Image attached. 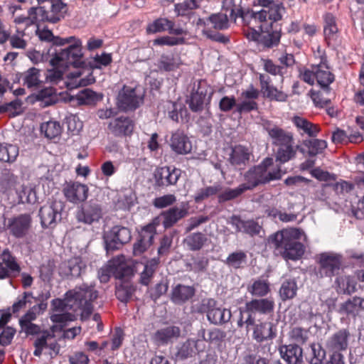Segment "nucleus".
<instances>
[{"mask_svg": "<svg viewBox=\"0 0 364 364\" xmlns=\"http://www.w3.org/2000/svg\"><path fill=\"white\" fill-rule=\"evenodd\" d=\"M97 297V293L92 287H76L68 291L65 299H55L52 301L53 314L50 318L55 323L75 321L80 312L81 319H87L92 311V302Z\"/></svg>", "mask_w": 364, "mask_h": 364, "instance_id": "nucleus-1", "label": "nucleus"}, {"mask_svg": "<svg viewBox=\"0 0 364 364\" xmlns=\"http://www.w3.org/2000/svg\"><path fill=\"white\" fill-rule=\"evenodd\" d=\"M263 9L255 13L250 23L259 24L260 32L247 26L244 28L245 36L250 41H258L264 46L271 48L277 46L280 40V28L277 21L282 18L281 8L269 0H262Z\"/></svg>", "mask_w": 364, "mask_h": 364, "instance_id": "nucleus-2", "label": "nucleus"}, {"mask_svg": "<svg viewBox=\"0 0 364 364\" xmlns=\"http://www.w3.org/2000/svg\"><path fill=\"white\" fill-rule=\"evenodd\" d=\"M282 177V170L279 165L274 164L273 159L266 158L257 166L250 169L246 174V183L240 185L236 188H226L218 194L220 202L234 199L247 190L252 189L259 183L277 180Z\"/></svg>", "mask_w": 364, "mask_h": 364, "instance_id": "nucleus-3", "label": "nucleus"}, {"mask_svg": "<svg viewBox=\"0 0 364 364\" xmlns=\"http://www.w3.org/2000/svg\"><path fill=\"white\" fill-rule=\"evenodd\" d=\"M304 232L297 228L284 229L272 235L268 243L285 259L297 260L304 253L305 248L299 240L305 241Z\"/></svg>", "mask_w": 364, "mask_h": 364, "instance_id": "nucleus-4", "label": "nucleus"}, {"mask_svg": "<svg viewBox=\"0 0 364 364\" xmlns=\"http://www.w3.org/2000/svg\"><path fill=\"white\" fill-rule=\"evenodd\" d=\"M38 37L41 40L51 42L55 46L70 44L68 48L61 50L55 53V56L51 59L53 65L65 64L68 62L75 63L80 57H82V43L74 36L63 38L54 36L49 30H42L39 31Z\"/></svg>", "mask_w": 364, "mask_h": 364, "instance_id": "nucleus-5", "label": "nucleus"}, {"mask_svg": "<svg viewBox=\"0 0 364 364\" xmlns=\"http://www.w3.org/2000/svg\"><path fill=\"white\" fill-rule=\"evenodd\" d=\"M81 59L82 57H80L75 63L68 62L65 64L59 63L57 65H53L50 63L53 68L47 70L46 74V81L51 84H57L62 80L65 69H70L73 68L75 70L70 71L68 74V77L70 80H74L73 84L76 86H87L95 82V78L92 75H89L86 78H80L86 71H89V70L80 67L82 64Z\"/></svg>", "mask_w": 364, "mask_h": 364, "instance_id": "nucleus-6", "label": "nucleus"}, {"mask_svg": "<svg viewBox=\"0 0 364 364\" xmlns=\"http://www.w3.org/2000/svg\"><path fill=\"white\" fill-rule=\"evenodd\" d=\"M299 77L304 82L313 85L315 82L323 90L329 91V85L334 81L326 55H322L318 63H314L309 68H304L299 70Z\"/></svg>", "mask_w": 364, "mask_h": 364, "instance_id": "nucleus-7", "label": "nucleus"}, {"mask_svg": "<svg viewBox=\"0 0 364 364\" xmlns=\"http://www.w3.org/2000/svg\"><path fill=\"white\" fill-rule=\"evenodd\" d=\"M266 129L273 139V143L279 146L276 154L277 161L285 163L292 159L296 152L292 146L291 135L277 126L268 127Z\"/></svg>", "mask_w": 364, "mask_h": 364, "instance_id": "nucleus-8", "label": "nucleus"}, {"mask_svg": "<svg viewBox=\"0 0 364 364\" xmlns=\"http://www.w3.org/2000/svg\"><path fill=\"white\" fill-rule=\"evenodd\" d=\"M64 203L61 200H53L44 205L39 210L41 223L43 228H53L61 220V213Z\"/></svg>", "mask_w": 364, "mask_h": 364, "instance_id": "nucleus-9", "label": "nucleus"}, {"mask_svg": "<svg viewBox=\"0 0 364 364\" xmlns=\"http://www.w3.org/2000/svg\"><path fill=\"white\" fill-rule=\"evenodd\" d=\"M142 96L137 87L124 86L118 95V106L128 111L137 108L142 102Z\"/></svg>", "mask_w": 364, "mask_h": 364, "instance_id": "nucleus-10", "label": "nucleus"}, {"mask_svg": "<svg viewBox=\"0 0 364 364\" xmlns=\"http://www.w3.org/2000/svg\"><path fill=\"white\" fill-rule=\"evenodd\" d=\"M203 309L207 312L210 322L214 324H221L230 321L231 312L230 310L217 306L216 301L213 299L203 300Z\"/></svg>", "mask_w": 364, "mask_h": 364, "instance_id": "nucleus-11", "label": "nucleus"}, {"mask_svg": "<svg viewBox=\"0 0 364 364\" xmlns=\"http://www.w3.org/2000/svg\"><path fill=\"white\" fill-rule=\"evenodd\" d=\"M89 188L87 185L69 181L63 185V193L68 201L77 204L85 201L88 196Z\"/></svg>", "mask_w": 364, "mask_h": 364, "instance_id": "nucleus-12", "label": "nucleus"}, {"mask_svg": "<svg viewBox=\"0 0 364 364\" xmlns=\"http://www.w3.org/2000/svg\"><path fill=\"white\" fill-rule=\"evenodd\" d=\"M274 308V302L272 299H252L246 304V310L250 314L245 323L248 326L253 325L255 319L252 318V314H269L273 311Z\"/></svg>", "mask_w": 364, "mask_h": 364, "instance_id": "nucleus-13", "label": "nucleus"}, {"mask_svg": "<svg viewBox=\"0 0 364 364\" xmlns=\"http://www.w3.org/2000/svg\"><path fill=\"white\" fill-rule=\"evenodd\" d=\"M320 273L326 277L337 274L342 264L341 257L338 255L325 252L319 255Z\"/></svg>", "mask_w": 364, "mask_h": 364, "instance_id": "nucleus-14", "label": "nucleus"}, {"mask_svg": "<svg viewBox=\"0 0 364 364\" xmlns=\"http://www.w3.org/2000/svg\"><path fill=\"white\" fill-rule=\"evenodd\" d=\"M35 350L33 354L40 356L43 351L49 354L51 357L58 354L60 346L55 341L54 338L48 333H44L38 337L34 342Z\"/></svg>", "mask_w": 364, "mask_h": 364, "instance_id": "nucleus-15", "label": "nucleus"}, {"mask_svg": "<svg viewBox=\"0 0 364 364\" xmlns=\"http://www.w3.org/2000/svg\"><path fill=\"white\" fill-rule=\"evenodd\" d=\"M32 219L29 214H21L8 220L7 228L16 237L25 236L31 225Z\"/></svg>", "mask_w": 364, "mask_h": 364, "instance_id": "nucleus-16", "label": "nucleus"}, {"mask_svg": "<svg viewBox=\"0 0 364 364\" xmlns=\"http://www.w3.org/2000/svg\"><path fill=\"white\" fill-rule=\"evenodd\" d=\"M105 238L107 250L118 249L119 245L130 240L131 232L127 228L115 226Z\"/></svg>", "mask_w": 364, "mask_h": 364, "instance_id": "nucleus-17", "label": "nucleus"}, {"mask_svg": "<svg viewBox=\"0 0 364 364\" xmlns=\"http://www.w3.org/2000/svg\"><path fill=\"white\" fill-rule=\"evenodd\" d=\"M181 176V170L168 166L160 167L154 172L156 183L160 186L174 185Z\"/></svg>", "mask_w": 364, "mask_h": 364, "instance_id": "nucleus-18", "label": "nucleus"}, {"mask_svg": "<svg viewBox=\"0 0 364 364\" xmlns=\"http://www.w3.org/2000/svg\"><path fill=\"white\" fill-rule=\"evenodd\" d=\"M108 128L111 133L116 136H127L132 134L134 123L129 117H119L111 120Z\"/></svg>", "mask_w": 364, "mask_h": 364, "instance_id": "nucleus-19", "label": "nucleus"}, {"mask_svg": "<svg viewBox=\"0 0 364 364\" xmlns=\"http://www.w3.org/2000/svg\"><path fill=\"white\" fill-rule=\"evenodd\" d=\"M109 264L112 270V276L116 279H123L132 276L134 273L133 268L123 255L113 258L109 261Z\"/></svg>", "mask_w": 364, "mask_h": 364, "instance_id": "nucleus-20", "label": "nucleus"}, {"mask_svg": "<svg viewBox=\"0 0 364 364\" xmlns=\"http://www.w3.org/2000/svg\"><path fill=\"white\" fill-rule=\"evenodd\" d=\"M156 234V225L151 223L145 226L141 232V239L134 245V254L139 255L145 252L152 244L154 236Z\"/></svg>", "mask_w": 364, "mask_h": 364, "instance_id": "nucleus-21", "label": "nucleus"}, {"mask_svg": "<svg viewBox=\"0 0 364 364\" xmlns=\"http://www.w3.org/2000/svg\"><path fill=\"white\" fill-rule=\"evenodd\" d=\"M1 259L5 267L2 266V264H0V279L10 276H16L19 273L20 267L8 249L2 252Z\"/></svg>", "mask_w": 364, "mask_h": 364, "instance_id": "nucleus-22", "label": "nucleus"}, {"mask_svg": "<svg viewBox=\"0 0 364 364\" xmlns=\"http://www.w3.org/2000/svg\"><path fill=\"white\" fill-rule=\"evenodd\" d=\"M168 31L170 33L181 35L183 31L181 28H174V23L166 18H159L146 27L148 33H156Z\"/></svg>", "mask_w": 364, "mask_h": 364, "instance_id": "nucleus-23", "label": "nucleus"}, {"mask_svg": "<svg viewBox=\"0 0 364 364\" xmlns=\"http://www.w3.org/2000/svg\"><path fill=\"white\" fill-rule=\"evenodd\" d=\"M170 145L172 150L179 154H186L192 149L188 137L181 131H176L172 134Z\"/></svg>", "mask_w": 364, "mask_h": 364, "instance_id": "nucleus-24", "label": "nucleus"}, {"mask_svg": "<svg viewBox=\"0 0 364 364\" xmlns=\"http://www.w3.org/2000/svg\"><path fill=\"white\" fill-rule=\"evenodd\" d=\"M23 180L15 175H10L0 183V191L7 196L22 194L20 188H23Z\"/></svg>", "mask_w": 364, "mask_h": 364, "instance_id": "nucleus-25", "label": "nucleus"}, {"mask_svg": "<svg viewBox=\"0 0 364 364\" xmlns=\"http://www.w3.org/2000/svg\"><path fill=\"white\" fill-rule=\"evenodd\" d=\"M350 333L347 329H341L335 333L328 341V347L336 353L344 350L348 345Z\"/></svg>", "mask_w": 364, "mask_h": 364, "instance_id": "nucleus-26", "label": "nucleus"}, {"mask_svg": "<svg viewBox=\"0 0 364 364\" xmlns=\"http://www.w3.org/2000/svg\"><path fill=\"white\" fill-rule=\"evenodd\" d=\"M276 336V328L272 322H264L255 326L253 338L257 342L272 339Z\"/></svg>", "mask_w": 364, "mask_h": 364, "instance_id": "nucleus-27", "label": "nucleus"}, {"mask_svg": "<svg viewBox=\"0 0 364 364\" xmlns=\"http://www.w3.org/2000/svg\"><path fill=\"white\" fill-rule=\"evenodd\" d=\"M279 351L282 358L288 364H297L302 360V349L296 345L282 346Z\"/></svg>", "mask_w": 364, "mask_h": 364, "instance_id": "nucleus-28", "label": "nucleus"}, {"mask_svg": "<svg viewBox=\"0 0 364 364\" xmlns=\"http://www.w3.org/2000/svg\"><path fill=\"white\" fill-rule=\"evenodd\" d=\"M200 350H202L200 340L188 339L178 348L176 356L178 359H186L193 356Z\"/></svg>", "mask_w": 364, "mask_h": 364, "instance_id": "nucleus-29", "label": "nucleus"}, {"mask_svg": "<svg viewBox=\"0 0 364 364\" xmlns=\"http://www.w3.org/2000/svg\"><path fill=\"white\" fill-rule=\"evenodd\" d=\"M261 91L264 95L272 100L283 102L287 100V95L269 85V78L265 79L263 75L259 76Z\"/></svg>", "mask_w": 364, "mask_h": 364, "instance_id": "nucleus-30", "label": "nucleus"}, {"mask_svg": "<svg viewBox=\"0 0 364 364\" xmlns=\"http://www.w3.org/2000/svg\"><path fill=\"white\" fill-rule=\"evenodd\" d=\"M102 217V209L97 204H90L78 213L77 219L85 223L91 224Z\"/></svg>", "mask_w": 364, "mask_h": 364, "instance_id": "nucleus-31", "label": "nucleus"}, {"mask_svg": "<svg viewBox=\"0 0 364 364\" xmlns=\"http://www.w3.org/2000/svg\"><path fill=\"white\" fill-rule=\"evenodd\" d=\"M188 213L186 208L173 207L162 214L163 225L167 228L173 225L178 220L184 218Z\"/></svg>", "mask_w": 364, "mask_h": 364, "instance_id": "nucleus-32", "label": "nucleus"}, {"mask_svg": "<svg viewBox=\"0 0 364 364\" xmlns=\"http://www.w3.org/2000/svg\"><path fill=\"white\" fill-rule=\"evenodd\" d=\"M180 335V329L176 326H169L159 330L154 335V341L159 344L166 343L173 338Z\"/></svg>", "mask_w": 364, "mask_h": 364, "instance_id": "nucleus-33", "label": "nucleus"}, {"mask_svg": "<svg viewBox=\"0 0 364 364\" xmlns=\"http://www.w3.org/2000/svg\"><path fill=\"white\" fill-rule=\"evenodd\" d=\"M224 0L223 2V11L228 14L230 20L235 21L238 17L243 16V10L240 5L242 0Z\"/></svg>", "mask_w": 364, "mask_h": 364, "instance_id": "nucleus-34", "label": "nucleus"}, {"mask_svg": "<svg viewBox=\"0 0 364 364\" xmlns=\"http://www.w3.org/2000/svg\"><path fill=\"white\" fill-rule=\"evenodd\" d=\"M324 36L328 43L331 41L336 39L338 33V28L337 27L336 19L331 14H326L324 18Z\"/></svg>", "mask_w": 364, "mask_h": 364, "instance_id": "nucleus-35", "label": "nucleus"}, {"mask_svg": "<svg viewBox=\"0 0 364 364\" xmlns=\"http://www.w3.org/2000/svg\"><path fill=\"white\" fill-rule=\"evenodd\" d=\"M193 294L194 290L192 287L178 285L173 290L171 299L173 302L180 304L191 298Z\"/></svg>", "mask_w": 364, "mask_h": 364, "instance_id": "nucleus-36", "label": "nucleus"}, {"mask_svg": "<svg viewBox=\"0 0 364 364\" xmlns=\"http://www.w3.org/2000/svg\"><path fill=\"white\" fill-rule=\"evenodd\" d=\"M41 131L45 136L50 139L58 138L62 132V127L56 121L44 122L41 126Z\"/></svg>", "mask_w": 364, "mask_h": 364, "instance_id": "nucleus-37", "label": "nucleus"}, {"mask_svg": "<svg viewBox=\"0 0 364 364\" xmlns=\"http://www.w3.org/2000/svg\"><path fill=\"white\" fill-rule=\"evenodd\" d=\"M293 122L299 129L303 131L309 136H316L320 131L319 127L316 124H312L304 118L294 117Z\"/></svg>", "mask_w": 364, "mask_h": 364, "instance_id": "nucleus-38", "label": "nucleus"}, {"mask_svg": "<svg viewBox=\"0 0 364 364\" xmlns=\"http://www.w3.org/2000/svg\"><path fill=\"white\" fill-rule=\"evenodd\" d=\"M67 11V6L61 0H53L51 2V10L49 12V21L55 23L63 18Z\"/></svg>", "mask_w": 364, "mask_h": 364, "instance_id": "nucleus-39", "label": "nucleus"}, {"mask_svg": "<svg viewBox=\"0 0 364 364\" xmlns=\"http://www.w3.org/2000/svg\"><path fill=\"white\" fill-rule=\"evenodd\" d=\"M78 105H93L102 99V97L89 89H85L76 95Z\"/></svg>", "mask_w": 364, "mask_h": 364, "instance_id": "nucleus-40", "label": "nucleus"}, {"mask_svg": "<svg viewBox=\"0 0 364 364\" xmlns=\"http://www.w3.org/2000/svg\"><path fill=\"white\" fill-rule=\"evenodd\" d=\"M207 240L204 234L196 232L188 235L184 240V242L190 250L196 251L201 249Z\"/></svg>", "mask_w": 364, "mask_h": 364, "instance_id": "nucleus-41", "label": "nucleus"}, {"mask_svg": "<svg viewBox=\"0 0 364 364\" xmlns=\"http://www.w3.org/2000/svg\"><path fill=\"white\" fill-rule=\"evenodd\" d=\"M24 85L28 87H37L42 82L41 80V71L36 68H29L22 75Z\"/></svg>", "mask_w": 364, "mask_h": 364, "instance_id": "nucleus-42", "label": "nucleus"}, {"mask_svg": "<svg viewBox=\"0 0 364 364\" xmlns=\"http://www.w3.org/2000/svg\"><path fill=\"white\" fill-rule=\"evenodd\" d=\"M33 296L31 293L25 292L19 296L14 303L11 311L14 314L18 315L23 311L28 305L33 303Z\"/></svg>", "mask_w": 364, "mask_h": 364, "instance_id": "nucleus-43", "label": "nucleus"}, {"mask_svg": "<svg viewBox=\"0 0 364 364\" xmlns=\"http://www.w3.org/2000/svg\"><path fill=\"white\" fill-rule=\"evenodd\" d=\"M18 155V148L16 145L0 144V161L4 162H12Z\"/></svg>", "mask_w": 364, "mask_h": 364, "instance_id": "nucleus-44", "label": "nucleus"}, {"mask_svg": "<svg viewBox=\"0 0 364 364\" xmlns=\"http://www.w3.org/2000/svg\"><path fill=\"white\" fill-rule=\"evenodd\" d=\"M249 152L247 149L242 146H236L232 151L230 161L232 164L240 165L245 164L249 160Z\"/></svg>", "mask_w": 364, "mask_h": 364, "instance_id": "nucleus-45", "label": "nucleus"}, {"mask_svg": "<svg viewBox=\"0 0 364 364\" xmlns=\"http://www.w3.org/2000/svg\"><path fill=\"white\" fill-rule=\"evenodd\" d=\"M336 282L340 292L350 294L355 291L356 282L348 276L338 277Z\"/></svg>", "mask_w": 364, "mask_h": 364, "instance_id": "nucleus-46", "label": "nucleus"}, {"mask_svg": "<svg viewBox=\"0 0 364 364\" xmlns=\"http://www.w3.org/2000/svg\"><path fill=\"white\" fill-rule=\"evenodd\" d=\"M297 291L296 283L294 280H287L283 282L279 290V294L282 300L294 298Z\"/></svg>", "mask_w": 364, "mask_h": 364, "instance_id": "nucleus-47", "label": "nucleus"}, {"mask_svg": "<svg viewBox=\"0 0 364 364\" xmlns=\"http://www.w3.org/2000/svg\"><path fill=\"white\" fill-rule=\"evenodd\" d=\"M134 291V287L128 282H124L116 287V296L119 300L123 302H127Z\"/></svg>", "mask_w": 364, "mask_h": 364, "instance_id": "nucleus-48", "label": "nucleus"}, {"mask_svg": "<svg viewBox=\"0 0 364 364\" xmlns=\"http://www.w3.org/2000/svg\"><path fill=\"white\" fill-rule=\"evenodd\" d=\"M22 194H18L17 196L21 203H34L37 200V197L33 187L30 184L23 183V188H20Z\"/></svg>", "mask_w": 364, "mask_h": 364, "instance_id": "nucleus-49", "label": "nucleus"}, {"mask_svg": "<svg viewBox=\"0 0 364 364\" xmlns=\"http://www.w3.org/2000/svg\"><path fill=\"white\" fill-rule=\"evenodd\" d=\"M235 223L238 231L252 235L259 232L260 226L253 220L242 221L237 219L235 220Z\"/></svg>", "mask_w": 364, "mask_h": 364, "instance_id": "nucleus-50", "label": "nucleus"}, {"mask_svg": "<svg viewBox=\"0 0 364 364\" xmlns=\"http://www.w3.org/2000/svg\"><path fill=\"white\" fill-rule=\"evenodd\" d=\"M229 19L228 14L220 13L211 15L207 21L213 25L214 28L222 30L228 27Z\"/></svg>", "mask_w": 364, "mask_h": 364, "instance_id": "nucleus-51", "label": "nucleus"}, {"mask_svg": "<svg viewBox=\"0 0 364 364\" xmlns=\"http://www.w3.org/2000/svg\"><path fill=\"white\" fill-rule=\"evenodd\" d=\"M305 145L308 149L309 154L315 156L321 154L327 147V142L325 140L314 139L306 141Z\"/></svg>", "mask_w": 364, "mask_h": 364, "instance_id": "nucleus-52", "label": "nucleus"}, {"mask_svg": "<svg viewBox=\"0 0 364 364\" xmlns=\"http://www.w3.org/2000/svg\"><path fill=\"white\" fill-rule=\"evenodd\" d=\"M22 102L15 100L9 103L0 106V112H8L10 117H16L22 113Z\"/></svg>", "mask_w": 364, "mask_h": 364, "instance_id": "nucleus-53", "label": "nucleus"}, {"mask_svg": "<svg viewBox=\"0 0 364 364\" xmlns=\"http://www.w3.org/2000/svg\"><path fill=\"white\" fill-rule=\"evenodd\" d=\"M31 15L32 24L38 23L41 21H49L50 14L43 7L31 8L28 11Z\"/></svg>", "mask_w": 364, "mask_h": 364, "instance_id": "nucleus-54", "label": "nucleus"}, {"mask_svg": "<svg viewBox=\"0 0 364 364\" xmlns=\"http://www.w3.org/2000/svg\"><path fill=\"white\" fill-rule=\"evenodd\" d=\"M158 265V261L155 259L150 260L144 267V269L141 274V282L144 285H148Z\"/></svg>", "mask_w": 364, "mask_h": 364, "instance_id": "nucleus-55", "label": "nucleus"}, {"mask_svg": "<svg viewBox=\"0 0 364 364\" xmlns=\"http://www.w3.org/2000/svg\"><path fill=\"white\" fill-rule=\"evenodd\" d=\"M55 90L51 87H48L41 90L38 92L36 98L38 100L44 101L46 104L48 105L52 104L55 101Z\"/></svg>", "mask_w": 364, "mask_h": 364, "instance_id": "nucleus-56", "label": "nucleus"}, {"mask_svg": "<svg viewBox=\"0 0 364 364\" xmlns=\"http://www.w3.org/2000/svg\"><path fill=\"white\" fill-rule=\"evenodd\" d=\"M269 291L268 283L264 280H257L255 281L250 290L252 294L256 296H264Z\"/></svg>", "mask_w": 364, "mask_h": 364, "instance_id": "nucleus-57", "label": "nucleus"}, {"mask_svg": "<svg viewBox=\"0 0 364 364\" xmlns=\"http://www.w3.org/2000/svg\"><path fill=\"white\" fill-rule=\"evenodd\" d=\"M220 188L219 186H209L199 190L195 195V200L198 203L208 197L219 193Z\"/></svg>", "mask_w": 364, "mask_h": 364, "instance_id": "nucleus-58", "label": "nucleus"}, {"mask_svg": "<svg viewBox=\"0 0 364 364\" xmlns=\"http://www.w3.org/2000/svg\"><path fill=\"white\" fill-rule=\"evenodd\" d=\"M311 353L313 358L311 360V364H320L326 357V352L319 343H312L311 345Z\"/></svg>", "mask_w": 364, "mask_h": 364, "instance_id": "nucleus-59", "label": "nucleus"}, {"mask_svg": "<svg viewBox=\"0 0 364 364\" xmlns=\"http://www.w3.org/2000/svg\"><path fill=\"white\" fill-rule=\"evenodd\" d=\"M246 255L243 252H236L230 254L227 258L226 263L235 268H238L245 262Z\"/></svg>", "mask_w": 364, "mask_h": 364, "instance_id": "nucleus-60", "label": "nucleus"}, {"mask_svg": "<svg viewBox=\"0 0 364 364\" xmlns=\"http://www.w3.org/2000/svg\"><path fill=\"white\" fill-rule=\"evenodd\" d=\"M344 308L349 314L354 313L358 309H364V299L360 297H353L345 303Z\"/></svg>", "mask_w": 364, "mask_h": 364, "instance_id": "nucleus-61", "label": "nucleus"}, {"mask_svg": "<svg viewBox=\"0 0 364 364\" xmlns=\"http://www.w3.org/2000/svg\"><path fill=\"white\" fill-rule=\"evenodd\" d=\"M311 174L312 176L321 181L330 182L336 181V175L325 171L320 168H316L311 170Z\"/></svg>", "mask_w": 364, "mask_h": 364, "instance_id": "nucleus-62", "label": "nucleus"}, {"mask_svg": "<svg viewBox=\"0 0 364 364\" xmlns=\"http://www.w3.org/2000/svg\"><path fill=\"white\" fill-rule=\"evenodd\" d=\"M176 199L174 195L168 194L161 197L156 198L153 202L155 207L164 208L169 206L176 202Z\"/></svg>", "mask_w": 364, "mask_h": 364, "instance_id": "nucleus-63", "label": "nucleus"}, {"mask_svg": "<svg viewBox=\"0 0 364 364\" xmlns=\"http://www.w3.org/2000/svg\"><path fill=\"white\" fill-rule=\"evenodd\" d=\"M205 98V94H203L202 92H199L197 91L196 93H193L190 101L191 109L196 112L200 109L204 103Z\"/></svg>", "mask_w": 364, "mask_h": 364, "instance_id": "nucleus-64", "label": "nucleus"}]
</instances>
